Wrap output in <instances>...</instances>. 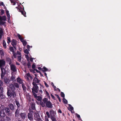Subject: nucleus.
<instances>
[{
    "label": "nucleus",
    "instance_id": "f257e3e1",
    "mask_svg": "<svg viewBox=\"0 0 121 121\" xmlns=\"http://www.w3.org/2000/svg\"><path fill=\"white\" fill-rule=\"evenodd\" d=\"M15 87L13 84H11L7 88V94L9 97L14 98L16 96Z\"/></svg>",
    "mask_w": 121,
    "mask_h": 121
},
{
    "label": "nucleus",
    "instance_id": "f03ea898",
    "mask_svg": "<svg viewBox=\"0 0 121 121\" xmlns=\"http://www.w3.org/2000/svg\"><path fill=\"white\" fill-rule=\"evenodd\" d=\"M43 102L40 103V104L41 106L44 107H46L49 108H51L52 107V104L50 100H48V98H44L42 100Z\"/></svg>",
    "mask_w": 121,
    "mask_h": 121
},
{
    "label": "nucleus",
    "instance_id": "7ed1b4c3",
    "mask_svg": "<svg viewBox=\"0 0 121 121\" xmlns=\"http://www.w3.org/2000/svg\"><path fill=\"white\" fill-rule=\"evenodd\" d=\"M23 8L20 6L16 7V8L17 9L18 11L19 12H20L23 15L24 17H26V13L24 10V9L23 6H22Z\"/></svg>",
    "mask_w": 121,
    "mask_h": 121
},
{
    "label": "nucleus",
    "instance_id": "20e7f679",
    "mask_svg": "<svg viewBox=\"0 0 121 121\" xmlns=\"http://www.w3.org/2000/svg\"><path fill=\"white\" fill-rule=\"evenodd\" d=\"M1 71V78H3L4 77L5 75L6 74L7 71H6L4 68L3 67L0 68Z\"/></svg>",
    "mask_w": 121,
    "mask_h": 121
},
{
    "label": "nucleus",
    "instance_id": "39448f33",
    "mask_svg": "<svg viewBox=\"0 0 121 121\" xmlns=\"http://www.w3.org/2000/svg\"><path fill=\"white\" fill-rule=\"evenodd\" d=\"M9 49L11 52H13V56L14 58H16V54L15 52L14 51L13 47H10L9 48Z\"/></svg>",
    "mask_w": 121,
    "mask_h": 121
},
{
    "label": "nucleus",
    "instance_id": "423d86ee",
    "mask_svg": "<svg viewBox=\"0 0 121 121\" xmlns=\"http://www.w3.org/2000/svg\"><path fill=\"white\" fill-rule=\"evenodd\" d=\"M5 61L3 59L0 60V68L3 67L5 65Z\"/></svg>",
    "mask_w": 121,
    "mask_h": 121
},
{
    "label": "nucleus",
    "instance_id": "0eeeda50",
    "mask_svg": "<svg viewBox=\"0 0 121 121\" xmlns=\"http://www.w3.org/2000/svg\"><path fill=\"white\" fill-rule=\"evenodd\" d=\"M10 69L13 72H15L17 71L16 69V67L15 65L13 64L10 65Z\"/></svg>",
    "mask_w": 121,
    "mask_h": 121
},
{
    "label": "nucleus",
    "instance_id": "6e6552de",
    "mask_svg": "<svg viewBox=\"0 0 121 121\" xmlns=\"http://www.w3.org/2000/svg\"><path fill=\"white\" fill-rule=\"evenodd\" d=\"M5 116V112L4 111L3 109L0 110V116L1 117L4 118Z\"/></svg>",
    "mask_w": 121,
    "mask_h": 121
},
{
    "label": "nucleus",
    "instance_id": "1a4fd4ad",
    "mask_svg": "<svg viewBox=\"0 0 121 121\" xmlns=\"http://www.w3.org/2000/svg\"><path fill=\"white\" fill-rule=\"evenodd\" d=\"M33 113H32L31 112L28 113V119L30 121L33 120Z\"/></svg>",
    "mask_w": 121,
    "mask_h": 121
},
{
    "label": "nucleus",
    "instance_id": "9d476101",
    "mask_svg": "<svg viewBox=\"0 0 121 121\" xmlns=\"http://www.w3.org/2000/svg\"><path fill=\"white\" fill-rule=\"evenodd\" d=\"M20 115L22 119L23 120L26 117V114L25 112L21 113Z\"/></svg>",
    "mask_w": 121,
    "mask_h": 121
},
{
    "label": "nucleus",
    "instance_id": "9b49d317",
    "mask_svg": "<svg viewBox=\"0 0 121 121\" xmlns=\"http://www.w3.org/2000/svg\"><path fill=\"white\" fill-rule=\"evenodd\" d=\"M40 80H39L36 77H35L33 80V82L32 83L36 84L39 83Z\"/></svg>",
    "mask_w": 121,
    "mask_h": 121
},
{
    "label": "nucleus",
    "instance_id": "f8f14e48",
    "mask_svg": "<svg viewBox=\"0 0 121 121\" xmlns=\"http://www.w3.org/2000/svg\"><path fill=\"white\" fill-rule=\"evenodd\" d=\"M8 107L9 109L12 111H13L15 109L13 105L12 104H10L8 105Z\"/></svg>",
    "mask_w": 121,
    "mask_h": 121
},
{
    "label": "nucleus",
    "instance_id": "ddd939ff",
    "mask_svg": "<svg viewBox=\"0 0 121 121\" xmlns=\"http://www.w3.org/2000/svg\"><path fill=\"white\" fill-rule=\"evenodd\" d=\"M15 116L16 117H18L20 115L19 113V110L17 108L15 112Z\"/></svg>",
    "mask_w": 121,
    "mask_h": 121
},
{
    "label": "nucleus",
    "instance_id": "4468645a",
    "mask_svg": "<svg viewBox=\"0 0 121 121\" xmlns=\"http://www.w3.org/2000/svg\"><path fill=\"white\" fill-rule=\"evenodd\" d=\"M17 82L20 84H22L24 83L23 82L22 80L19 77H18L17 79Z\"/></svg>",
    "mask_w": 121,
    "mask_h": 121
},
{
    "label": "nucleus",
    "instance_id": "2eb2a0df",
    "mask_svg": "<svg viewBox=\"0 0 121 121\" xmlns=\"http://www.w3.org/2000/svg\"><path fill=\"white\" fill-rule=\"evenodd\" d=\"M10 81L9 79L5 77L4 78V82L5 83L8 84L9 83Z\"/></svg>",
    "mask_w": 121,
    "mask_h": 121
},
{
    "label": "nucleus",
    "instance_id": "dca6fc26",
    "mask_svg": "<svg viewBox=\"0 0 121 121\" xmlns=\"http://www.w3.org/2000/svg\"><path fill=\"white\" fill-rule=\"evenodd\" d=\"M6 61L8 62V63H9L10 65H11L12 63L11 60L9 57H7L6 58Z\"/></svg>",
    "mask_w": 121,
    "mask_h": 121
},
{
    "label": "nucleus",
    "instance_id": "f3484780",
    "mask_svg": "<svg viewBox=\"0 0 121 121\" xmlns=\"http://www.w3.org/2000/svg\"><path fill=\"white\" fill-rule=\"evenodd\" d=\"M11 44L13 46L16 45L17 44V41L16 40L14 39L12 40Z\"/></svg>",
    "mask_w": 121,
    "mask_h": 121
},
{
    "label": "nucleus",
    "instance_id": "a211bd4d",
    "mask_svg": "<svg viewBox=\"0 0 121 121\" xmlns=\"http://www.w3.org/2000/svg\"><path fill=\"white\" fill-rule=\"evenodd\" d=\"M49 112L51 115V117L55 116L54 115L55 112L53 110H50Z\"/></svg>",
    "mask_w": 121,
    "mask_h": 121
},
{
    "label": "nucleus",
    "instance_id": "6ab92c4d",
    "mask_svg": "<svg viewBox=\"0 0 121 121\" xmlns=\"http://www.w3.org/2000/svg\"><path fill=\"white\" fill-rule=\"evenodd\" d=\"M5 112L6 113H8V114H9L10 111V109L8 107H6L5 108Z\"/></svg>",
    "mask_w": 121,
    "mask_h": 121
},
{
    "label": "nucleus",
    "instance_id": "aec40b11",
    "mask_svg": "<svg viewBox=\"0 0 121 121\" xmlns=\"http://www.w3.org/2000/svg\"><path fill=\"white\" fill-rule=\"evenodd\" d=\"M38 88H34V87H33L32 89V92H35L36 93H37L38 92Z\"/></svg>",
    "mask_w": 121,
    "mask_h": 121
},
{
    "label": "nucleus",
    "instance_id": "412c9836",
    "mask_svg": "<svg viewBox=\"0 0 121 121\" xmlns=\"http://www.w3.org/2000/svg\"><path fill=\"white\" fill-rule=\"evenodd\" d=\"M34 116L35 120H36V119L40 117V116L39 115V114L38 113L35 112L34 115Z\"/></svg>",
    "mask_w": 121,
    "mask_h": 121
},
{
    "label": "nucleus",
    "instance_id": "4be33fe9",
    "mask_svg": "<svg viewBox=\"0 0 121 121\" xmlns=\"http://www.w3.org/2000/svg\"><path fill=\"white\" fill-rule=\"evenodd\" d=\"M0 56L1 58L4 56V50L3 49H0Z\"/></svg>",
    "mask_w": 121,
    "mask_h": 121
},
{
    "label": "nucleus",
    "instance_id": "5701e85b",
    "mask_svg": "<svg viewBox=\"0 0 121 121\" xmlns=\"http://www.w3.org/2000/svg\"><path fill=\"white\" fill-rule=\"evenodd\" d=\"M6 20V17L5 16H4L2 17L0 16V21L4 20L5 21Z\"/></svg>",
    "mask_w": 121,
    "mask_h": 121
},
{
    "label": "nucleus",
    "instance_id": "b1692460",
    "mask_svg": "<svg viewBox=\"0 0 121 121\" xmlns=\"http://www.w3.org/2000/svg\"><path fill=\"white\" fill-rule=\"evenodd\" d=\"M6 13L8 17V20L10 19V16L9 13V12L8 10H6Z\"/></svg>",
    "mask_w": 121,
    "mask_h": 121
},
{
    "label": "nucleus",
    "instance_id": "393cba45",
    "mask_svg": "<svg viewBox=\"0 0 121 121\" xmlns=\"http://www.w3.org/2000/svg\"><path fill=\"white\" fill-rule=\"evenodd\" d=\"M36 99L38 101H40V103L41 102H42V98L40 96H38Z\"/></svg>",
    "mask_w": 121,
    "mask_h": 121
},
{
    "label": "nucleus",
    "instance_id": "a878e982",
    "mask_svg": "<svg viewBox=\"0 0 121 121\" xmlns=\"http://www.w3.org/2000/svg\"><path fill=\"white\" fill-rule=\"evenodd\" d=\"M22 85L23 91L24 92H26V89L27 88L26 87L25 84L24 83H23V84H22Z\"/></svg>",
    "mask_w": 121,
    "mask_h": 121
},
{
    "label": "nucleus",
    "instance_id": "bb28decb",
    "mask_svg": "<svg viewBox=\"0 0 121 121\" xmlns=\"http://www.w3.org/2000/svg\"><path fill=\"white\" fill-rule=\"evenodd\" d=\"M3 45L4 48L5 49H6V48L7 46L5 40H3Z\"/></svg>",
    "mask_w": 121,
    "mask_h": 121
},
{
    "label": "nucleus",
    "instance_id": "cd10ccee",
    "mask_svg": "<svg viewBox=\"0 0 121 121\" xmlns=\"http://www.w3.org/2000/svg\"><path fill=\"white\" fill-rule=\"evenodd\" d=\"M15 102L16 103V105L17 106V108H19L20 106V104L19 101H18L15 100Z\"/></svg>",
    "mask_w": 121,
    "mask_h": 121
},
{
    "label": "nucleus",
    "instance_id": "c85d7f7f",
    "mask_svg": "<svg viewBox=\"0 0 121 121\" xmlns=\"http://www.w3.org/2000/svg\"><path fill=\"white\" fill-rule=\"evenodd\" d=\"M0 98L1 99H4L5 98V96L3 94V93L0 94Z\"/></svg>",
    "mask_w": 121,
    "mask_h": 121
},
{
    "label": "nucleus",
    "instance_id": "c756f323",
    "mask_svg": "<svg viewBox=\"0 0 121 121\" xmlns=\"http://www.w3.org/2000/svg\"><path fill=\"white\" fill-rule=\"evenodd\" d=\"M43 70L42 71H43V73H44L45 72L47 71L48 70V69L45 67H43Z\"/></svg>",
    "mask_w": 121,
    "mask_h": 121
},
{
    "label": "nucleus",
    "instance_id": "7c9ffc66",
    "mask_svg": "<svg viewBox=\"0 0 121 121\" xmlns=\"http://www.w3.org/2000/svg\"><path fill=\"white\" fill-rule=\"evenodd\" d=\"M4 34L3 29L1 28L0 29V35H3Z\"/></svg>",
    "mask_w": 121,
    "mask_h": 121
},
{
    "label": "nucleus",
    "instance_id": "2f4dec72",
    "mask_svg": "<svg viewBox=\"0 0 121 121\" xmlns=\"http://www.w3.org/2000/svg\"><path fill=\"white\" fill-rule=\"evenodd\" d=\"M31 107L32 109L34 110L35 109V105L33 103L31 105Z\"/></svg>",
    "mask_w": 121,
    "mask_h": 121
},
{
    "label": "nucleus",
    "instance_id": "473e14b6",
    "mask_svg": "<svg viewBox=\"0 0 121 121\" xmlns=\"http://www.w3.org/2000/svg\"><path fill=\"white\" fill-rule=\"evenodd\" d=\"M14 86L15 87V86L16 88H18L19 87V85L17 83L14 82L13 84Z\"/></svg>",
    "mask_w": 121,
    "mask_h": 121
},
{
    "label": "nucleus",
    "instance_id": "72a5a7b5",
    "mask_svg": "<svg viewBox=\"0 0 121 121\" xmlns=\"http://www.w3.org/2000/svg\"><path fill=\"white\" fill-rule=\"evenodd\" d=\"M22 56H17V60L19 62H20L21 61L22 59Z\"/></svg>",
    "mask_w": 121,
    "mask_h": 121
},
{
    "label": "nucleus",
    "instance_id": "f704fd0d",
    "mask_svg": "<svg viewBox=\"0 0 121 121\" xmlns=\"http://www.w3.org/2000/svg\"><path fill=\"white\" fill-rule=\"evenodd\" d=\"M32 84L33 85V87H34V88H38L39 87L37 86V84L34 83H32Z\"/></svg>",
    "mask_w": 121,
    "mask_h": 121
},
{
    "label": "nucleus",
    "instance_id": "c9c22d12",
    "mask_svg": "<svg viewBox=\"0 0 121 121\" xmlns=\"http://www.w3.org/2000/svg\"><path fill=\"white\" fill-rule=\"evenodd\" d=\"M7 43L9 44V43L11 42L10 38L9 37H7Z\"/></svg>",
    "mask_w": 121,
    "mask_h": 121
},
{
    "label": "nucleus",
    "instance_id": "e433bc0d",
    "mask_svg": "<svg viewBox=\"0 0 121 121\" xmlns=\"http://www.w3.org/2000/svg\"><path fill=\"white\" fill-rule=\"evenodd\" d=\"M4 92L2 86H0V94L3 93Z\"/></svg>",
    "mask_w": 121,
    "mask_h": 121
},
{
    "label": "nucleus",
    "instance_id": "4c0bfd02",
    "mask_svg": "<svg viewBox=\"0 0 121 121\" xmlns=\"http://www.w3.org/2000/svg\"><path fill=\"white\" fill-rule=\"evenodd\" d=\"M28 68H29L31 67V63L30 61H28L27 65Z\"/></svg>",
    "mask_w": 121,
    "mask_h": 121
},
{
    "label": "nucleus",
    "instance_id": "58836bf2",
    "mask_svg": "<svg viewBox=\"0 0 121 121\" xmlns=\"http://www.w3.org/2000/svg\"><path fill=\"white\" fill-rule=\"evenodd\" d=\"M55 116L51 117V119L52 121H56V120L55 118Z\"/></svg>",
    "mask_w": 121,
    "mask_h": 121
},
{
    "label": "nucleus",
    "instance_id": "ea45409f",
    "mask_svg": "<svg viewBox=\"0 0 121 121\" xmlns=\"http://www.w3.org/2000/svg\"><path fill=\"white\" fill-rule=\"evenodd\" d=\"M63 102L65 104H67L68 103L67 100H66L65 98H63Z\"/></svg>",
    "mask_w": 121,
    "mask_h": 121
},
{
    "label": "nucleus",
    "instance_id": "a19ab883",
    "mask_svg": "<svg viewBox=\"0 0 121 121\" xmlns=\"http://www.w3.org/2000/svg\"><path fill=\"white\" fill-rule=\"evenodd\" d=\"M6 118L7 121H11L10 118L6 116Z\"/></svg>",
    "mask_w": 121,
    "mask_h": 121
},
{
    "label": "nucleus",
    "instance_id": "79ce46f5",
    "mask_svg": "<svg viewBox=\"0 0 121 121\" xmlns=\"http://www.w3.org/2000/svg\"><path fill=\"white\" fill-rule=\"evenodd\" d=\"M22 42V43L23 45L24 46H26V45L27 43V42L25 40L23 41V42Z\"/></svg>",
    "mask_w": 121,
    "mask_h": 121
},
{
    "label": "nucleus",
    "instance_id": "37998d69",
    "mask_svg": "<svg viewBox=\"0 0 121 121\" xmlns=\"http://www.w3.org/2000/svg\"><path fill=\"white\" fill-rule=\"evenodd\" d=\"M24 53L27 54H28L29 53L27 49H26L24 50Z\"/></svg>",
    "mask_w": 121,
    "mask_h": 121
},
{
    "label": "nucleus",
    "instance_id": "c03bdc74",
    "mask_svg": "<svg viewBox=\"0 0 121 121\" xmlns=\"http://www.w3.org/2000/svg\"><path fill=\"white\" fill-rule=\"evenodd\" d=\"M60 95L63 98H64L65 96V95L63 92H61Z\"/></svg>",
    "mask_w": 121,
    "mask_h": 121
},
{
    "label": "nucleus",
    "instance_id": "a18cd8bd",
    "mask_svg": "<svg viewBox=\"0 0 121 121\" xmlns=\"http://www.w3.org/2000/svg\"><path fill=\"white\" fill-rule=\"evenodd\" d=\"M5 23V22L2 21H0V24H1L3 25H4Z\"/></svg>",
    "mask_w": 121,
    "mask_h": 121
},
{
    "label": "nucleus",
    "instance_id": "49530a36",
    "mask_svg": "<svg viewBox=\"0 0 121 121\" xmlns=\"http://www.w3.org/2000/svg\"><path fill=\"white\" fill-rule=\"evenodd\" d=\"M35 64H33L32 66V69H34H34H35Z\"/></svg>",
    "mask_w": 121,
    "mask_h": 121
},
{
    "label": "nucleus",
    "instance_id": "de8ad7c7",
    "mask_svg": "<svg viewBox=\"0 0 121 121\" xmlns=\"http://www.w3.org/2000/svg\"><path fill=\"white\" fill-rule=\"evenodd\" d=\"M16 55H19V56H22L21 53L18 51H17V52Z\"/></svg>",
    "mask_w": 121,
    "mask_h": 121
},
{
    "label": "nucleus",
    "instance_id": "09e8293b",
    "mask_svg": "<svg viewBox=\"0 0 121 121\" xmlns=\"http://www.w3.org/2000/svg\"><path fill=\"white\" fill-rule=\"evenodd\" d=\"M1 13L0 14L1 15H2L3 14H4V11L2 9L1 10Z\"/></svg>",
    "mask_w": 121,
    "mask_h": 121
},
{
    "label": "nucleus",
    "instance_id": "8fccbe9b",
    "mask_svg": "<svg viewBox=\"0 0 121 121\" xmlns=\"http://www.w3.org/2000/svg\"><path fill=\"white\" fill-rule=\"evenodd\" d=\"M46 114L47 115L48 118H49L50 117V116L49 112L48 111H47L46 112Z\"/></svg>",
    "mask_w": 121,
    "mask_h": 121
},
{
    "label": "nucleus",
    "instance_id": "3c124183",
    "mask_svg": "<svg viewBox=\"0 0 121 121\" xmlns=\"http://www.w3.org/2000/svg\"><path fill=\"white\" fill-rule=\"evenodd\" d=\"M32 93L35 98H36L38 96L35 93V92H32Z\"/></svg>",
    "mask_w": 121,
    "mask_h": 121
},
{
    "label": "nucleus",
    "instance_id": "603ef678",
    "mask_svg": "<svg viewBox=\"0 0 121 121\" xmlns=\"http://www.w3.org/2000/svg\"><path fill=\"white\" fill-rule=\"evenodd\" d=\"M11 79L12 81H14L15 79V78L14 77L12 76L11 78Z\"/></svg>",
    "mask_w": 121,
    "mask_h": 121
},
{
    "label": "nucleus",
    "instance_id": "864d4df0",
    "mask_svg": "<svg viewBox=\"0 0 121 121\" xmlns=\"http://www.w3.org/2000/svg\"><path fill=\"white\" fill-rule=\"evenodd\" d=\"M5 119L4 118L1 117L0 118V121H5Z\"/></svg>",
    "mask_w": 121,
    "mask_h": 121
},
{
    "label": "nucleus",
    "instance_id": "5fc2aeb1",
    "mask_svg": "<svg viewBox=\"0 0 121 121\" xmlns=\"http://www.w3.org/2000/svg\"><path fill=\"white\" fill-rule=\"evenodd\" d=\"M33 113V111L31 109H29V112L28 113Z\"/></svg>",
    "mask_w": 121,
    "mask_h": 121
},
{
    "label": "nucleus",
    "instance_id": "6e6d98bb",
    "mask_svg": "<svg viewBox=\"0 0 121 121\" xmlns=\"http://www.w3.org/2000/svg\"><path fill=\"white\" fill-rule=\"evenodd\" d=\"M34 70H35L37 73H39L40 74H41V73L40 71L38 70L37 69H34Z\"/></svg>",
    "mask_w": 121,
    "mask_h": 121
},
{
    "label": "nucleus",
    "instance_id": "4d7b16f0",
    "mask_svg": "<svg viewBox=\"0 0 121 121\" xmlns=\"http://www.w3.org/2000/svg\"><path fill=\"white\" fill-rule=\"evenodd\" d=\"M51 96L52 97V98L54 99V100H55V97L53 95H52V94H51Z\"/></svg>",
    "mask_w": 121,
    "mask_h": 121
},
{
    "label": "nucleus",
    "instance_id": "13d9d810",
    "mask_svg": "<svg viewBox=\"0 0 121 121\" xmlns=\"http://www.w3.org/2000/svg\"><path fill=\"white\" fill-rule=\"evenodd\" d=\"M11 2L13 4V5H14L16 4V3L13 1H11Z\"/></svg>",
    "mask_w": 121,
    "mask_h": 121
},
{
    "label": "nucleus",
    "instance_id": "bf43d9fd",
    "mask_svg": "<svg viewBox=\"0 0 121 121\" xmlns=\"http://www.w3.org/2000/svg\"><path fill=\"white\" fill-rule=\"evenodd\" d=\"M36 120H37L38 121H43L41 120V118H40V117H39V118H38L37 119H36Z\"/></svg>",
    "mask_w": 121,
    "mask_h": 121
},
{
    "label": "nucleus",
    "instance_id": "052dcab7",
    "mask_svg": "<svg viewBox=\"0 0 121 121\" xmlns=\"http://www.w3.org/2000/svg\"><path fill=\"white\" fill-rule=\"evenodd\" d=\"M44 83L45 85L47 87H48L49 86L45 82H44Z\"/></svg>",
    "mask_w": 121,
    "mask_h": 121
},
{
    "label": "nucleus",
    "instance_id": "680f3d73",
    "mask_svg": "<svg viewBox=\"0 0 121 121\" xmlns=\"http://www.w3.org/2000/svg\"><path fill=\"white\" fill-rule=\"evenodd\" d=\"M17 36L18 38L19 39H21L22 37H21V35L19 34H18L17 35Z\"/></svg>",
    "mask_w": 121,
    "mask_h": 121
},
{
    "label": "nucleus",
    "instance_id": "e2e57ef3",
    "mask_svg": "<svg viewBox=\"0 0 121 121\" xmlns=\"http://www.w3.org/2000/svg\"><path fill=\"white\" fill-rule=\"evenodd\" d=\"M3 82L1 80H0V86H1L3 85Z\"/></svg>",
    "mask_w": 121,
    "mask_h": 121
},
{
    "label": "nucleus",
    "instance_id": "0e129e2a",
    "mask_svg": "<svg viewBox=\"0 0 121 121\" xmlns=\"http://www.w3.org/2000/svg\"><path fill=\"white\" fill-rule=\"evenodd\" d=\"M4 5L3 2H1V3L0 2V6L2 5L3 6Z\"/></svg>",
    "mask_w": 121,
    "mask_h": 121
},
{
    "label": "nucleus",
    "instance_id": "69168bd1",
    "mask_svg": "<svg viewBox=\"0 0 121 121\" xmlns=\"http://www.w3.org/2000/svg\"><path fill=\"white\" fill-rule=\"evenodd\" d=\"M76 116L77 117L79 118H80V115L78 114L77 113H76Z\"/></svg>",
    "mask_w": 121,
    "mask_h": 121
},
{
    "label": "nucleus",
    "instance_id": "338daca9",
    "mask_svg": "<svg viewBox=\"0 0 121 121\" xmlns=\"http://www.w3.org/2000/svg\"><path fill=\"white\" fill-rule=\"evenodd\" d=\"M38 69L40 70H41V71H42L43 70V69H42V68L40 67H38Z\"/></svg>",
    "mask_w": 121,
    "mask_h": 121
},
{
    "label": "nucleus",
    "instance_id": "774afa93",
    "mask_svg": "<svg viewBox=\"0 0 121 121\" xmlns=\"http://www.w3.org/2000/svg\"><path fill=\"white\" fill-rule=\"evenodd\" d=\"M46 95H47L48 96H49V94L48 92L46 91Z\"/></svg>",
    "mask_w": 121,
    "mask_h": 121
}]
</instances>
